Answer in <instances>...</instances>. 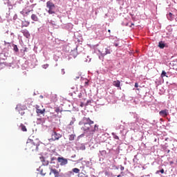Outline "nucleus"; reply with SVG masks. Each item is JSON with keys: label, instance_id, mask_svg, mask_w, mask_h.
<instances>
[{"label": "nucleus", "instance_id": "obj_1", "mask_svg": "<svg viewBox=\"0 0 177 177\" xmlns=\"http://www.w3.org/2000/svg\"><path fill=\"white\" fill-rule=\"evenodd\" d=\"M83 127H82V131L84 132H89L91 135H93L97 129H99V126L97 124H95V122L91 120V118L87 117H84L82 119Z\"/></svg>", "mask_w": 177, "mask_h": 177}, {"label": "nucleus", "instance_id": "obj_2", "mask_svg": "<svg viewBox=\"0 0 177 177\" xmlns=\"http://www.w3.org/2000/svg\"><path fill=\"white\" fill-rule=\"evenodd\" d=\"M38 146H39V142L38 141L28 139L26 145V150H29L30 151H38Z\"/></svg>", "mask_w": 177, "mask_h": 177}, {"label": "nucleus", "instance_id": "obj_3", "mask_svg": "<svg viewBox=\"0 0 177 177\" xmlns=\"http://www.w3.org/2000/svg\"><path fill=\"white\" fill-rule=\"evenodd\" d=\"M98 52H100V53L101 54L99 56V59L103 62L104 60V57L106 56V55H110V53H111L113 50H111V48H110V46H102L98 50Z\"/></svg>", "mask_w": 177, "mask_h": 177}, {"label": "nucleus", "instance_id": "obj_4", "mask_svg": "<svg viewBox=\"0 0 177 177\" xmlns=\"http://www.w3.org/2000/svg\"><path fill=\"white\" fill-rule=\"evenodd\" d=\"M48 15H55L56 13V6L53 2L48 1L46 3Z\"/></svg>", "mask_w": 177, "mask_h": 177}, {"label": "nucleus", "instance_id": "obj_5", "mask_svg": "<svg viewBox=\"0 0 177 177\" xmlns=\"http://www.w3.org/2000/svg\"><path fill=\"white\" fill-rule=\"evenodd\" d=\"M59 138H62V136L53 131L51 133V138H50L48 140L49 142H55V140H59Z\"/></svg>", "mask_w": 177, "mask_h": 177}, {"label": "nucleus", "instance_id": "obj_6", "mask_svg": "<svg viewBox=\"0 0 177 177\" xmlns=\"http://www.w3.org/2000/svg\"><path fill=\"white\" fill-rule=\"evenodd\" d=\"M77 49H78V46H75V48L73 50H71L69 54L70 59H75L77 56H78V51H77Z\"/></svg>", "mask_w": 177, "mask_h": 177}, {"label": "nucleus", "instance_id": "obj_7", "mask_svg": "<svg viewBox=\"0 0 177 177\" xmlns=\"http://www.w3.org/2000/svg\"><path fill=\"white\" fill-rule=\"evenodd\" d=\"M57 161L58 162L60 163V165L63 166V165H67L68 161L67 160V159L63 158V157H59L57 158Z\"/></svg>", "mask_w": 177, "mask_h": 177}, {"label": "nucleus", "instance_id": "obj_8", "mask_svg": "<svg viewBox=\"0 0 177 177\" xmlns=\"http://www.w3.org/2000/svg\"><path fill=\"white\" fill-rule=\"evenodd\" d=\"M50 172L49 175H52V174H53L55 177L60 176V170L58 171L57 169H53L52 167L50 168Z\"/></svg>", "mask_w": 177, "mask_h": 177}, {"label": "nucleus", "instance_id": "obj_9", "mask_svg": "<svg viewBox=\"0 0 177 177\" xmlns=\"http://www.w3.org/2000/svg\"><path fill=\"white\" fill-rule=\"evenodd\" d=\"M16 110L19 111L21 115H24L26 114V112L23 111V106H21V104L17 105Z\"/></svg>", "mask_w": 177, "mask_h": 177}, {"label": "nucleus", "instance_id": "obj_10", "mask_svg": "<svg viewBox=\"0 0 177 177\" xmlns=\"http://www.w3.org/2000/svg\"><path fill=\"white\" fill-rule=\"evenodd\" d=\"M46 109H41V106H36V113L37 114H45Z\"/></svg>", "mask_w": 177, "mask_h": 177}, {"label": "nucleus", "instance_id": "obj_11", "mask_svg": "<svg viewBox=\"0 0 177 177\" xmlns=\"http://www.w3.org/2000/svg\"><path fill=\"white\" fill-rule=\"evenodd\" d=\"M159 114L161 117H167L169 114L168 109H164L159 112Z\"/></svg>", "mask_w": 177, "mask_h": 177}, {"label": "nucleus", "instance_id": "obj_12", "mask_svg": "<svg viewBox=\"0 0 177 177\" xmlns=\"http://www.w3.org/2000/svg\"><path fill=\"white\" fill-rule=\"evenodd\" d=\"M113 85L115 86V88H119V89L121 90V82H120V80L113 81Z\"/></svg>", "mask_w": 177, "mask_h": 177}, {"label": "nucleus", "instance_id": "obj_13", "mask_svg": "<svg viewBox=\"0 0 177 177\" xmlns=\"http://www.w3.org/2000/svg\"><path fill=\"white\" fill-rule=\"evenodd\" d=\"M21 32H22V34H24V37H26V38H30V37L31 36L30 35V32L27 30H22Z\"/></svg>", "mask_w": 177, "mask_h": 177}, {"label": "nucleus", "instance_id": "obj_14", "mask_svg": "<svg viewBox=\"0 0 177 177\" xmlns=\"http://www.w3.org/2000/svg\"><path fill=\"white\" fill-rule=\"evenodd\" d=\"M40 160L42 161L43 165H49V161L45 160V158L41 157Z\"/></svg>", "mask_w": 177, "mask_h": 177}, {"label": "nucleus", "instance_id": "obj_15", "mask_svg": "<svg viewBox=\"0 0 177 177\" xmlns=\"http://www.w3.org/2000/svg\"><path fill=\"white\" fill-rule=\"evenodd\" d=\"M167 17L168 20H169L170 21H172V20H174V14H172L171 12H169L167 15Z\"/></svg>", "mask_w": 177, "mask_h": 177}, {"label": "nucleus", "instance_id": "obj_16", "mask_svg": "<svg viewBox=\"0 0 177 177\" xmlns=\"http://www.w3.org/2000/svg\"><path fill=\"white\" fill-rule=\"evenodd\" d=\"M31 19L33 20V21H38V17L35 14H32L31 15Z\"/></svg>", "mask_w": 177, "mask_h": 177}, {"label": "nucleus", "instance_id": "obj_17", "mask_svg": "<svg viewBox=\"0 0 177 177\" xmlns=\"http://www.w3.org/2000/svg\"><path fill=\"white\" fill-rule=\"evenodd\" d=\"M19 127L21 128V129L23 132H27V128L26 127V126L24 124H21Z\"/></svg>", "mask_w": 177, "mask_h": 177}, {"label": "nucleus", "instance_id": "obj_18", "mask_svg": "<svg viewBox=\"0 0 177 177\" xmlns=\"http://www.w3.org/2000/svg\"><path fill=\"white\" fill-rule=\"evenodd\" d=\"M73 172H74L75 174H80V169L78 168H73L72 169Z\"/></svg>", "mask_w": 177, "mask_h": 177}, {"label": "nucleus", "instance_id": "obj_19", "mask_svg": "<svg viewBox=\"0 0 177 177\" xmlns=\"http://www.w3.org/2000/svg\"><path fill=\"white\" fill-rule=\"evenodd\" d=\"M75 138V135L72 134L69 136V140H74Z\"/></svg>", "mask_w": 177, "mask_h": 177}, {"label": "nucleus", "instance_id": "obj_20", "mask_svg": "<svg viewBox=\"0 0 177 177\" xmlns=\"http://www.w3.org/2000/svg\"><path fill=\"white\" fill-rule=\"evenodd\" d=\"M113 136L114 139H116L117 140H120V138L118 137V136L113 133Z\"/></svg>", "mask_w": 177, "mask_h": 177}, {"label": "nucleus", "instance_id": "obj_21", "mask_svg": "<svg viewBox=\"0 0 177 177\" xmlns=\"http://www.w3.org/2000/svg\"><path fill=\"white\" fill-rule=\"evenodd\" d=\"M14 50L15 52H19V48H17V45L14 46Z\"/></svg>", "mask_w": 177, "mask_h": 177}, {"label": "nucleus", "instance_id": "obj_22", "mask_svg": "<svg viewBox=\"0 0 177 177\" xmlns=\"http://www.w3.org/2000/svg\"><path fill=\"white\" fill-rule=\"evenodd\" d=\"M165 75H167V73L164 71H162V74H161V77H165Z\"/></svg>", "mask_w": 177, "mask_h": 177}, {"label": "nucleus", "instance_id": "obj_23", "mask_svg": "<svg viewBox=\"0 0 177 177\" xmlns=\"http://www.w3.org/2000/svg\"><path fill=\"white\" fill-rule=\"evenodd\" d=\"M164 174V169H162L160 171V170H158L156 174Z\"/></svg>", "mask_w": 177, "mask_h": 177}, {"label": "nucleus", "instance_id": "obj_24", "mask_svg": "<svg viewBox=\"0 0 177 177\" xmlns=\"http://www.w3.org/2000/svg\"><path fill=\"white\" fill-rule=\"evenodd\" d=\"M54 160H56L55 157L51 158L50 164H55Z\"/></svg>", "mask_w": 177, "mask_h": 177}, {"label": "nucleus", "instance_id": "obj_25", "mask_svg": "<svg viewBox=\"0 0 177 177\" xmlns=\"http://www.w3.org/2000/svg\"><path fill=\"white\" fill-rule=\"evenodd\" d=\"M158 48H160V49H164V48H165V46H165V45H158Z\"/></svg>", "mask_w": 177, "mask_h": 177}, {"label": "nucleus", "instance_id": "obj_26", "mask_svg": "<svg viewBox=\"0 0 177 177\" xmlns=\"http://www.w3.org/2000/svg\"><path fill=\"white\" fill-rule=\"evenodd\" d=\"M55 113H60V109L56 108V109H55Z\"/></svg>", "mask_w": 177, "mask_h": 177}, {"label": "nucleus", "instance_id": "obj_27", "mask_svg": "<svg viewBox=\"0 0 177 177\" xmlns=\"http://www.w3.org/2000/svg\"><path fill=\"white\" fill-rule=\"evenodd\" d=\"M84 175H85V174H84L83 173H80L78 174V176L79 177H84Z\"/></svg>", "mask_w": 177, "mask_h": 177}, {"label": "nucleus", "instance_id": "obj_28", "mask_svg": "<svg viewBox=\"0 0 177 177\" xmlns=\"http://www.w3.org/2000/svg\"><path fill=\"white\" fill-rule=\"evenodd\" d=\"M41 174L43 175V176H45L46 175V173L44 172V170L41 171Z\"/></svg>", "mask_w": 177, "mask_h": 177}, {"label": "nucleus", "instance_id": "obj_29", "mask_svg": "<svg viewBox=\"0 0 177 177\" xmlns=\"http://www.w3.org/2000/svg\"><path fill=\"white\" fill-rule=\"evenodd\" d=\"M139 87V84H138V82L135 83V88H138Z\"/></svg>", "mask_w": 177, "mask_h": 177}, {"label": "nucleus", "instance_id": "obj_30", "mask_svg": "<svg viewBox=\"0 0 177 177\" xmlns=\"http://www.w3.org/2000/svg\"><path fill=\"white\" fill-rule=\"evenodd\" d=\"M32 10H28V11H27V12H26V15H28V13H30V12H32Z\"/></svg>", "mask_w": 177, "mask_h": 177}, {"label": "nucleus", "instance_id": "obj_31", "mask_svg": "<svg viewBox=\"0 0 177 177\" xmlns=\"http://www.w3.org/2000/svg\"><path fill=\"white\" fill-rule=\"evenodd\" d=\"M158 45H164V43H162V41H160Z\"/></svg>", "mask_w": 177, "mask_h": 177}, {"label": "nucleus", "instance_id": "obj_32", "mask_svg": "<svg viewBox=\"0 0 177 177\" xmlns=\"http://www.w3.org/2000/svg\"><path fill=\"white\" fill-rule=\"evenodd\" d=\"M124 167L121 166L120 170H121V171H124Z\"/></svg>", "mask_w": 177, "mask_h": 177}, {"label": "nucleus", "instance_id": "obj_33", "mask_svg": "<svg viewBox=\"0 0 177 177\" xmlns=\"http://www.w3.org/2000/svg\"><path fill=\"white\" fill-rule=\"evenodd\" d=\"M80 78V76H76L75 80H78Z\"/></svg>", "mask_w": 177, "mask_h": 177}, {"label": "nucleus", "instance_id": "obj_34", "mask_svg": "<svg viewBox=\"0 0 177 177\" xmlns=\"http://www.w3.org/2000/svg\"><path fill=\"white\" fill-rule=\"evenodd\" d=\"M132 26H135V24H133V23H132L131 25L130 26V27H132Z\"/></svg>", "mask_w": 177, "mask_h": 177}, {"label": "nucleus", "instance_id": "obj_35", "mask_svg": "<svg viewBox=\"0 0 177 177\" xmlns=\"http://www.w3.org/2000/svg\"><path fill=\"white\" fill-rule=\"evenodd\" d=\"M73 124H74V122H71L70 125H73Z\"/></svg>", "mask_w": 177, "mask_h": 177}, {"label": "nucleus", "instance_id": "obj_36", "mask_svg": "<svg viewBox=\"0 0 177 177\" xmlns=\"http://www.w3.org/2000/svg\"><path fill=\"white\" fill-rule=\"evenodd\" d=\"M108 32H111V30H108Z\"/></svg>", "mask_w": 177, "mask_h": 177}, {"label": "nucleus", "instance_id": "obj_37", "mask_svg": "<svg viewBox=\"0 0 177 177\" xmlns=\"http://www.w3.org/2000/svg\"><path fill=\"white\" fill-rule=\"evenodd\" d=\"M80 161H82V158L81 159H80Z\"/></svg>", "mask_w": 177, "mask_h": 177}, {"label": "nucleus", "instance_id": "obj_38", "mask_svg": "<svg viewBox=\"0 0 177 177\" xmlns=\"http://www.w3.org/2000/svg\"><path fill=\"white\" fill-rule=\"evenodd\" d=\"M40 97H41V98H42V97H44V96L41 95V96H40Z\"/></svg>", "mask_w": 177, "mask_h": 177}, {"label": "nucleus", "instance_id": "obj_39", "mask_svg": "<svg viewBox=\"0 0 177 177\" xmlns=\"http://www.w3.org/2000/svg\"><path fill=\"white\" fill-rule=\"evenodd\" d=\"M85 84H88V82H86Z\"/></svg>", "mask_w": 177, "mask_h": 177}, {"label": "nucleus", "instance_id": "obj_40", "mask_svg": "<svg viewBox=\"0 0 177 177\" xmlns=\"http://www.w3.org/2000/svg\"><path fill=\"white\" fill-rule=\"evenodd\" d=\"M120 176H120V175H118V177H120Z\"/></svg>", "mask_w": 177, "mask_h": 177}]
</instances>
